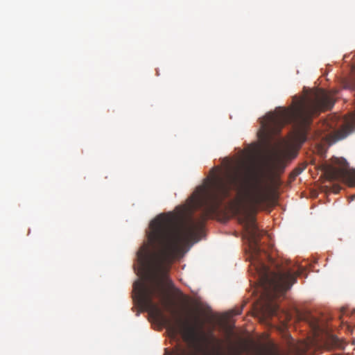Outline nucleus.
I'll return each mask as SVG.
<instances>
[{
	"label": "nucleus",
	"instance_id": "9d476101",
	"mask_svg": "<svg viewBox=\"0 0 355 355\" xmlns=\"http://www.w3.org/2000/svg\"><path fill=\"white\" fill-rule=\"evenodd\" d=\"M277 307L276 305H272L270 306V314L272 315H274L277 313Z\"/></svg>",
	"mask_w": 355,
	"mask_h": 355
},
{
	"label": "nucleus",
	"instance_id": "4468645a",
	"mask_svg": "<svg viewBox=\"0 0 355 355\" xmlns=\"http://www.w3.org/2000/svg\"><path fill=\"white\" fill-rule=\"evenodd\" d=\"M217 355H221L220 354H217Z\"/></svg>",
	"mask_w": 355,
	"mask_h": 355
},
{
	"label": "nucleus",
	"instance_id": "1a4fd4ad",
	"mask_svg": "<svg viewBox=\"0 0 355 355\" xmlns=\"http://www.w3.org/2000/svg\"><path fill=\"white\" fill-rule=\"evenodd\" d=\"M258 355H281L277 351L268 347H258Z\"/></svg>",
	"mask_w": 355,
	"mask_h": 355
},
{
	"label": "nucleus",
	"instance_id": "9b49d317",
	"mask_svg": "<svg viewBox=\"0 0 355 355\" xmlns=\"http://www.w3.org/2000/svg\"><path fill=\"white\" fill-rule=\"evenodd\" d=\"M339 189H340V188L338 187H337V189H336V190H335L334 191H335L336 193H338V191H339Z\"/></svg>",
	"mask_w": 355,
	"mask_h": 355
},
{
	"label": "nucleus",
	"instance_id": "39448f33",
	"mask_svg": "<svg viewBox=\"0 0 355 355\" xmlns=\"http://www.w3.org/2000/svg\"><path fill=\"white\" fill-rule=\"evenodd\" d=\"M333 164L336 166H326L324 173L327 179L331 181H346L351 187L355 186V170L348 168V164L343 158L335 157Z\"/></svg>",
	"mask_w": 355,
	"mask_h": 355
},
{
	"label": "nucleus",
	"instance_id": "7ed1b4c3",
	"mask_svg": "<svg viewBox=\"0 0 355 355\" xmlns=\"http://www.w3.org/2000/svg\"><path fill=\"white\" fill-rule=\"evenodd\" d=\"M300 274L299 270L271 272L268 266L261 263L259 275L263 295L268 300L284 295L296 282Z\"/></svg>",
	"mask_w": 355,
	"mask_h": 355
},
{
	"label": "nucleus",
	"instance_id": "423d86ee",
	"mask_svg": "<svg viewBox=\"0 0 355 355\" xmlns=\"http://www.w3.org/2000/svg\"><path fill=\"white\" fill-rule=\"evenodd\" d=\"M241 223L243 224L245 231L248 236L249 241L254 245V252L259 250V241L261 236V232L258 228L255 217L250 213H246L241 219Z\"/></svg>",
	"mask_w": 355,
	"mask_h": 355
},
{
	"label": "nucleus",
	"instance_id": "20e7f679",
	"mask_svg": "<svg viewBox=\"0 0 355 355\" xmlns=\"http://www.w3.org/2000/svg\"><path fill=\"white\" fill-rule=\"evenodd\" d=\"M345 343L335 336H331L324 343H319L316 339L300 341L293 347L296 355H318L324 349L330 350L332 348L343 349Z\"/></svg>",
	"mask_w": 355,
	"mask_h": 355
},
{
	"label": "nucleus",
	"instance_id": "f8f14e48",
	"mask_svg": "<svg viewBox=\"0 0 355 355\" xmlns=\"http://www.w3.org/2000/svg\"><path fill=\"white\" fill-rule=\"evenodd\" d=\"M241 310H240V311H238L235 314L239 315V314H240V313H241Z\"/></svg>",
	"mask_w": 355,
	"mask_h": 355
},
{
	"label": "nucleus",
	"instance_id": "f257e3e1",
	"mask_svg": "<svg viewBox=\"0 0 355 355\" xmlns=\"http://www.w3.org/2000/svg\"><path fill=\"white\" fill-rule=\"evenodd\" d=\"M232 191L247 193L251 201L257 205L268 198V193L259 181L250 187L248 175L241 166H227L221 175H214L209 185L197 187L187 204L176 208L178 213L169 212L155 218L146 232L148 243L144 244L137 252L140 272L148 282L139 280L135 282L134 299L172 335L180 333L197 347H207L210 344L218 346L220 341L211 330L207 334L203 331L204 323L198 317L195 318L196 326H190L179 318L175 320L167 318L153 298H158L163 306L175 314L170 309L164 285L168 281L167 274L171 266L180 255L185 245L199 241L204 221L218 211Z\"/></svg>",
	"mask_w": 355,
	"mask_h": 355
},
{
	"label": "nucleus",
	"instance_id": "ddd939ff",
	"mask_svg": "<svg viewBox=\"0 0 355 355\" xmlns=\"http://www.w3.org/2000/svg\"><path fill=\"white\" fill-rule=\"evenodd\" d=\"M300 172H301V170H298V171L296 172V175L299 174Z\"/></svg>",
	"mask_w": 355,
	"mask_h": 355
},
{
	"label": "nucleus",
	"instance_id": "f03ea898",
	"mask_svg": "<svg viewBox=\"0 0 355 355\" xmlns=\"http://www.w3.org/2000/svg\"><path fill=\"white\" fill-rule=\"evenodd\" d=\"M334 103L331 94L320 89L312 97L297 101L291 107H279L275 112L268 113L261 121V128L258 133L259 137L263 140H269L273 135H277L286 124L293 123L295 129L294 139L302 144L307 139L313 116L331 109Z\"/></svg>",
	"mask_w": 355,
	"mask_h": 355
},
{
	"label": "nucleus",
	"instance_id": "0eeeda50",
	"mask_svg": "<svg viewBox=\"0 0 355 355\" xmlns=\"http://www.w3.org/2000/svg\"><path fill=\"white\" fill-rule=\"evenodd\" d=\"M285 155L282 153L276 152L272 155V164L275 168L284 170Z\"/></svg>",
	"mask_w": 355,
	"mask_h": 355
},
{
	"label": "nucleus",
	"instance_id": "6e6552de",
	"mask_svg": "<svg viewBox=\"0 0 355 355\" xmlns=\"http://www.w3.org/2000/svg\"><path fill=\"white\" fill-rule=\"evenodd\" d=\"M354 127L352 124H346L343 125L336 133V139H342L346 137L350 132L353 131Z\"/></svg>",
	"mask_w": 355,
	"mask_h": 355
}]
</instances>
